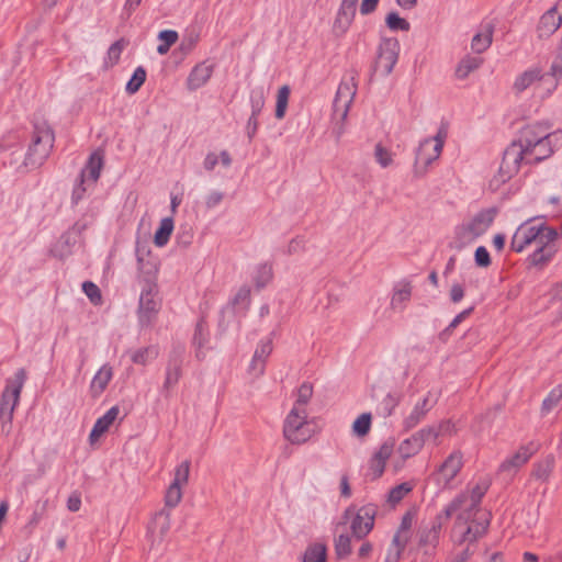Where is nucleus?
<instances>
[{
	"mask_svg": "<svg viewBox=\"0 0 562 562\" xmlns=\"http://www.w3.org/2000/svg\"><path fill=\"white\" fill-rule=\"evenodd\" d=\"M558 233L544 222L528 220L520 224L510 240V248L515 252L524 251L531 244L535 251L528 257L531 266L542 267L554 257L557 252L555 240Z\"/></svg>",
	"mask_w": 562,
	"mask_h": 562,
	"instance_id": "1",
	"label": "nucleus"
},
{
	"mask_svg": "<svg viewBox=\"0 0 562 562\" xmlns=\"http://www.w3.org/2000/svg\"><path fill=\"white\" fill-rule=\"evenodd\" d=\"M137 261L139 263L138 283L140 294L137 307L138 325L142 328L150 327L161 308V300L158 297L157 267L149 261L144 262L137 251Z\"/></svg>",
	"mask_w": 562,
	"mask_h": 562,
	"instance_id": "2",
	"label": "nucleus"
},
{
	"mask_svg": "<svg viewBox=\"0 0 562 562\" xmlns=\"http://www.w3.org/2000/svg\"><path fill=\"white\" fill-rule=\"evenodd\" d=\"M561 80L562 76L553 74L551 65L548 71L535 65L515 78L513 90L516 93H521L529 88H533L541 98H548L558 89Z\"/></svg>",
	"mask_w": 562,
	"mask_h": 562,
	"instance_id": "3",
	"label": "nucleus"
},
{
	"mask_svg": "<svg viewBox=\"0 0 562 562\" xmlns=\"http://www.w3.org/2000/svg\"><path fill=\"white\" fill-rule=\"evenodd\" d=\"M488 526L490 515L487 513H482L480 506H472L471 502L463 503L454 525V532H460L458 542H475L485 535Z\"/></svg>",
	"mask_w": 562,
	"mask_h": 562,
	"instance_id": "4",
	"label": "nucleus"
},
{
	"mask_svg": "<svg viewBox=\"0 0 562 562\" xmlns=\"http://www.w3.org/2000/svg\"><path fill=\"white\" fill-rule=\"evenodd\" d=\"M54 133L45 123L35 124L24 158L26 168L35 169L44 164L54 146Z\"/></svg>",
	"mask_w": 562,
	"mask_h": 562,
	"instance_id": "5",
	"label": "nucleus"
},
{
	"mask_svg": "<svg viewBox=\"0 0 562 562\" xmlns=\"http://www.w3.org/2000/svg\"><path fill=\"white\" fill-rule=\"evenodd\" d=\"M496 214V209H485L476 213L468 223L458 225L454 231L457 247L462 248L484 235L493 224Z\"/></svg>",
	"mask_w": 562,
	"mask_h": 562,
	"instance_id": "6",
	"label": "nucleus"
},
{
	"mask_svg": "<svg viewBox=\"0 0 562 562\" xmlns=\"http://www.w3.org/2000/svg\"><path fill=\"white\" fill-rule=\"evenodd\" d=\"M26 371L21 368L14 373V378L7 380L0 398V419L2 429L12 423L14 411L20 402L21 392L26 381Z\"/></svg>",
	"mask_w": 562,
	"mask_h": 562,
	"instance_id": "7",
	"label": "nucleus"
},
{
	"mask_svg": "<svg viewBox=\"0 0 562 562\" xmlns=\"http://www.w3.org/2000/svg\"><path fill=\"white\" fill-rule=\"evenodd\" d=\"M313 434L307 411L291 408L283 423V437L292 445H302L310 440Z\"/></svg>",
	"mask_w": 562,
	"mask_h": 562,
	"instance_id": "8",
	"label": "nucleus"
},
{
	"mask_svg": "<svg viewBox=\"0 0 562 562\" xmlns=\"http://www.w3.org/2000/svg\"><path fill=\"white\" fill-rule=\"evenodd\" d=\"M518 157L519 153L515 147H507L505 149L499 168L488 182L491 191H498L503 184L518 172L520 164L522 162Z\"/></svg>",
	"mask_w": 562,
	"mask_h": 562,
	"instance_id": "9",
	"label": "nucleus"
},
{
	"mask_svg": "<svg viewBox=\"0 0 562 562\" xmlns=\"http://www.w3.org/2000/svg\"><path fill=\"white\" fill-rule=\"evenodd\" d=\"M463 467V453L452 451L445 461L431 473L430 479L441 488H449L453 479Z\"/></svg>",
	"mask_w": 562,
	"mask_h": 562,
	"instance_id": "10",
	"label": "nucleus"
},
{
	"mask_svg": "<svg viewBox=\"0 0 562 562\" xmlns=\"http://www.w3.org/2000/svg\"><path fill=\"white\" fill-rule=\"evenodd\" d=\"M398 54V41L396 38H383L378 48L374 69L381 71L383 76H389L397 63Z\"/></svg>",
	"mask_w": 562,
	"mask_h": 562,
	"instance_id": "11",
	"label": "nucleus"
},
{
	"mask_svg": "<svg viewBox=\"0 0 562 562\" xmlns=\"http://www.w3.org/2000/svg\"><path fill=\"white\" fill-rule=\"evenodd\" d=\"M552 133L550 126L544 123H535L525 126L520 131L518 140L513 142L508 147H515L519 153V159H524V150L530 146L537 145L541 139L548 137Z\"/></svg>",
	"mask_w": 562,
	"mask_h": 562,
	"instance_id": "12",
	"label": "nucleus"
},
{
	"mask_svg": "<svg viewBox=\"0 0 562 562\" xmlns=\"http://www.w3.org/2000/svg\"><path fill=\"white\" fill-rule=\"evenodd\" d=\"M440 155L441 151L432 145L430 138L420 140L415 153L413 166L414 176L417 178L424 177L428 171V167L436 161Z\"/></svg>",
	"mask_w": 562,
	"mask_h": 562,
	"instance_id": "13",
	"label": "nucleus"
},
{
	"mask_svg": "<svg viewBox=\"0 0 562 562\" xmlns=\"http://www.w3.org/2000/svg\"><path fill=\"white\" fill-rule=\"evenodd\" d=\"M558 138L559 134L553 133L541 139V142L537 143V145L526 148L524 150L522 161L528 165H533L549 158L554 153Z\"/></svg>",
	"mask_w": 562,
	"mask_h": 562,
	"instance_id": "14",
	"label": "nucleus"
},
{
	"mask_svg": "<svg viewBox=\"0 0 562 562\" xmlns=\"http://www.w3.org/2000/svg\"><path fill=\"white\" fill-rule=\"evenodd\" d=\"M376 507L372 504L360 507L351 521L352 535L357 539L364 538L374 526Z\"/></svg>",
	"mask_w": 562,
	"mask_h": 562,
	"instance_id": "15",
	"label": "nucleus"
},
{
	"mask_svg": "<svg viewBox=\"0 0 562 562\" xmlns=\"http://www.w3.org/2000/svg\"><path fill=\"white\" fill-rule=\"evenodd\" d=\"M356 92L357 85L353 77H351L349 80L341 81V83L338 86L333 105L335 113H340L342 120L346 119L348 114Z\"/></svg>",
	"mask_w": 562,
	"mask_h": 562,
	"instance_id": "16",
	"label": "nucleus"
},
{
	"mask_svg": "<svg viewBox=\"0 0 562 562\" xmlns=\"http://www.w3.org/2000/svg\"><path fill=\"white\" fill-rule=\"evenodd\" d=\"M183 349H175L168 358L162 389L172 390L182 376Z\"/></svg>",
	"mask_w": 562,
	"mask_h": 562,
	"instance_id": "17",
	"label": "nucleus"
},
{
	"mask_svg": "<svg viewBox=\"0 0 562 562\" xmlns=\"http://www.w3.org/2000/svg\"><path fill=\"white\" fill-rule=\"evenodd\" d=\"M538 445L536 442H529L526 446L520 447L512 457L507 458L499 465V472H507L514 474L522 467L527 461L537 452Z\"/></svg>",
	"mask_w": 562,
	"mask_h": 562,
	"instance_id": "18",
	"label": "nucleus"
},
{
	"mask_svg": "<svg viewBox=\"0 0 562 562\" xmlns=\"http://www.w3.org/2000/svg\"><path fill=\"white\" fill-rule=\"evenodd\" d=\"M562 25V13L558 14V5L547 10L537 25V35L539 38H548Z\"/></svg>",
	"mask_w": 562,
	"mask_h": 562,
	"instance_id": "19",
	"label": "nucleus"
},
{
	"mask_svg": "<svg viewBox=\"0 0 562 562\" xmlns=\"http://www.w3.org/2000/svg\"><path fill=\"white\" fill-rule=\"evenodd\" d=\"M213 71H214L213 65L207 64L206 61L196 64L192 68V70L190 71V74L187 78V88L190 91H195V90L202 88L210 80Z\"/></svg>",
	"mask_w": 562,
	"mask_h": 562,
	"instance_id": "20",
	"label": "nucleus"
},
{
	"mask_svg": "<svg viewBox=\"0 0 562 562\" xmlns=\"http://www.w3.org/2000/svg\"><path fill=\"white\" fill-rule=\"evenodd\" d=\"M271 352L272 339L267 338L260 340L250 361L249 371L256 376L261 375L265 371L266 360L271 355Z\"/></svg>",
	"mask_w": 562,
	"mask_h": 562,
	"instance_id": "21",
	"label": "nucleus"
},
{
	"mask_svg": "<svg viewBox=\"0 0 562 562\" xmlns=\"http://www.w3.org/2000/svg\"><path fill=\"white\" fill-rule=\"evenodd\" d=\"M113 378V369L110 364H103L93 375L90 383V394L92 397H99L106 389Z\"/></svg>",
	"mask_w": 562,
	"mask_h": 562,
	"instance_id": "22",
	"label": "nucleus"
},
{
	"mask_svg": "<svg viewBox=\"0 0 562 562\" xmlns=\"http://www.w3.org/2000/svg\"><path fill=\"white\" fill-rule=\"evenodd\" d=\"M412 289L413 286L409 281H398L393 288L391 307L395 311H403L411 300Z\"/></svg>",
	"mask_w": 562,
	"mask_h": 562,
	"instance_id": "23",
	"label": "nucleus"
},
{
	"mask_svg": "<svg viewBox=\"0 0 562 562\" xmlns=\"http://www.w3.org/2000/svg\"><path fill=\"white\" fill-rule=\"evenodd\" d=\"M393 448V442H384L371 458L370 470L375 479L383 474L386 461L391 457Z\"/></svg>",
	"mask_w": 562,
	"mask_h": 562,
	"instance_id": "24",
	"label": "nucleus"
},
{
	"mask_svg": "<svg viewBox=\"0 0 562 562\" xmlns=\"http://www.w3.org/2000/svg\"><path fill=\"white\" fill-rule=\"evenodd\" d=\"M102 165V156L98 153H93L79 176L82 178V182L90 181L91 183H95L100 177Z\"/></svg>",
	"mask_w": 562,
	"mask_h": 562,
	"instance_id": "25",
	"label": "nucleus"
},
{
	"mask_svg": "<svg viewBox=\"0 0 562 562\" xmlns=\"http://www.w3.org/2000/svg\"><path fill=\"white\" fill-rule=\"evenodd\" d=\"M428 411V397L426 396L422 401L416 403L411 414L404 419V428L406 430H409L416 427L425 418Z\"/></svg>",
	"mask_w": 562,
	"mask_h": 562,
	"instance_id": "26",
	"label": "nucleus"
},
{
	"mask_svg": "<svg viewBox=\"0 0 562 562\" xmlns=\"http://www.w3.org/2000/svg\"><path fill=\"white\" fill-rule=\"evenodd\" d=\"M494 25L486 24L482 32L476 33L471 41L473 52L481 54L485 52L492 44Z\"/></svg>",
	"mask_w": 562,
	"mask_h": 562,
	"instance_id": "27",
	"label": "nucleus"
},
{
	"mask_svg": "<svg viewBox=\"0 0 562 562\" xmlns=\"http://www.w3.org/2000/svg\"><path fill=\"white\" fill-rule=\"evenodd\" d=\"M424 447L423 439L419 438L417 431L409 438L403 440L398 446V453L403 459L416 456Z\"/></svg>",
	"mask_w": 562,
	"mask_h": 562,
	"instance_id": "28",
	"label": "nucleus"
},
{
	"mask_svg": "<svg viewBox=\"0 0 562 562\" xmlns=\"http://www.w3.org/2000/svg\"><path fill=\"white\" fill-rule=\"evenodd\" d=\"M170 529V516L165 510L159 512L155 515L153 522L148 527V532L155 537L158 536L160 539Z\"/></svg>",
	"mask_w": 562,
	"mask_h": 562,
	"instance_id": "29",
	"label": "nucleus"
},
{
	"mask_svg": "<svg viewBox=\"0 0 562 562\" xmlns=\"http://www.w3.org/2000/svg\"><path fill=\"white\" fill-rule=\"evenodd\" d=\"M490 487L487 480H481L472 487L470 492H462L458 496H464L463 503L471 502L472 506H480L483 496L486 494Z\"/></svg>",
	"mask_w": 562,
	"mask_h": 562,
	"instance_id": "30",
	"label": "nucleus"
},
{
	"mask_svg": "<svg viewBox=\"0 0 562 562\" xmlns=\"http://www.w3.org/2000/svg\"><path fill=\"white\" fill-rule=\"evenodd\" d=\"M356 15V9H347L340 5L334 22V29L340 33H346L352 24Z\"/></svg>",
	"mask_w": 562,
	"mask_h": 562,
	"instance_id": "31",
	"label": "nucleus"
},
{
	"mask_svg": "<svg viewBox=\"0 0 562 562\" xmlns=\"http://www.w3.org/2000/svg\"><path fill=\"white\" fill-rule=\"evenodd\" d=\"M483 63V59L475 56H465L460 60L456 69V76L459 79H465L472 71L477 69Z\"/></svg>",
	"mask_w": 562,
	"mask_h": 562,
	"instance_id": "32",
	"label": "nucleus"
},
{
	"mask_svg": "<svg viewBox=\"0 0 562 562\" xmlns=\"http://www.w3.org/2000/svg\"><path fill=\"white\" fill-rule=\"evenodd\" d=\"M172 231L173 220L171 217L162 218L154 236L155 245L157 247H164L168 243Z\"/></svg>",
	"mask_w": 562,
	"mask_h": 562,
	"instance_id": "33",
	"label": "nucleus"
},
{
	"mask_svg": "<svg viewBox=\"0 0 562 562\" xmlns=\"http://www.w3.org/2000/svg\"><path fill=\"white\" fill-rule=\"evenodd\" d=\"M272 266L265 262L256 267L252 274V280L255 282L256 288L260 290L263 289L272 280Z\"/></svg>",
	"mask_w": 562,
	"mask_h": 562,
	"instance_id": "34",
	"label": "nucleus"
},
{
	"mask_svg": "<svg viewBox=\"0 0 562 562\" xmlns=\"http://www.w3.org/2000/svg\"><path fill=\"white\" fill-rule=\"evenodd\" d=\"M158 348L155 346H148L134 350L131 353V360L135 364L146 366L158 357Z\"/></svg>",
	"mask_w": 562,
	"mask_h": 562,
	"instance_id": "35",
	"label": "nucleus"
},
{
	"mask_svg": "<svg viewBox=\"0 0 562 562\" xmlns=\"http://www.w3.org/2000/svg\"><path fill=\"white\" fill-rule=\"evenodd\" d=\"M209 340V331L204 321L198 322L193 335V345L196 348V357L199 359L204 357L202 349L205 347Z\"/></svg>",
	"mask_w": 562,
	"mask_h": 562,
	"instance_id": "36",
	"label": "nucleus"
},
{
	"mask_svg": "<svg viewBox=\"0 0 562 562\" xmlns=\"http://www.w3.org/2000/svg\"><path fill=\"white\" fill-rule=\"evenodd\" d=\"M449 423L448 422H441L437 425H430L427 427H424L417 431L420 439H423V443L425 445L428 441L436 442L438 437L442 434L445 429H448Z\"/></svg>",
	"mask_w": 562,
	"mask_h": 562,
	"instance_id": "37",
	"label": "nucleus"
},
{
	"mask_svg": "<svg viewBox=\"0 0 562 562\" xmlns=\"http://www.w3.org/2000/svg\"><path fill=\"white\" fill-rule=\"evenodd\" d=\"M406 544L405 540L400 539L398 536H393L386 550L384 562H398Z\"/></svg>",
	"mask_w": 562,
	"mask_h": 562,
	"instance_id": "38",
	"label": "nucleus"
},
{
	"mask_svg": "<svg viewBox=\"0 0 562 562\" xmlns=\"http://www.w3.org/2000/svg\"><path fill=\"white\" fill-rule=\"evenodd\" d=\"M291 89L288 85L282 86L278 90L276 102V117L282 120L285 116Z\"/></svg>",
	"mask_w": 562,
	"mask_h": 562,
	"instance_id": "39",
	"label": "nucleus"
},
{
	"mask_svg": "<svg viewBox=\"0 0 562 562\" xmlns=\"http://www.w3.org/2000/svg\"><path fill=\"white\" fill-rule=\"evenodd\" d=\"M562 398V384H558L554 386L547 397L543 400L541 405V414L547 415L549 414L561 401Z\"/></svg>",
	"mask_w": 562,
	"mask_h": 562,
	"instance_id": "40",
	"label": "nucleus"
},
{
	"mask_svg": "<svg viewBox=\"0 0 562 562\" xmlns=\"http://www.w3.org/2000/svg\"><path fill=\"white\" fill-rule=\"evenodd\" d=\"M251 114L260 115L266 103V93L263 87H256L249 95Z\"/></svg>",
	"mask_w": 562,
	"mask_h": 562,
	"instance_id": "41",
	"label": "nucleus"
},
{
	"mask_svg": "<svg viewBox=\"0 0 562 562\" xmlns=\"http://www.w3.org/2000/svg\"><path fill=\"white\" fill-rule=\"evenodd\" d=\"M464 496H456L445 508L443 510L437 515L436 522H441L442 520H448L452 517L453 514L459 513V509L463 507Z\"/></svg>",
	"mask_w": 562,
	"mask_h": 562,
	"instance_id": "42",
	"label": "nucleus"
},
{
	"mask_svg": "<svg viewBox=\"0 0 562 562\" xmlns=\"http://www.w3.org/2000/svg\"><path fill=\"white\" fill-rule=\"evenodd\" d=\"M146 80V70L144 67H137L131 79L127 81L125 90L128 94L136 93Z\"/></svg>",
	"mask_w": 562,
	"mask_h": 562,
	"instance_id": "43",
	"label": "nucleus"
},
{
	"mask_svg": "<svg viewBox=\"0 0 562 562\" xmlns=\"http://www.w3.org/2000/svg\"><path fill=\"white\" fill-rule=\"evenodd\" d=\"M313 395V386L310 383H303L297 389V397L292 408H297L299 411H306V405Z\"/></svg>",
	"mask_w": 562,
	"mask_h": 562,
	"instance_id": "44",
	"label": "nucleus"
},
{
	"mask_svg": "<svg viewBox=\"0 0 562 562\" xmlns=\"http://www.w3.org/2000/svg\"><path fill=\"white\" fill-rule=\"evenodd\" d=\"M303 562H326V548L321 543L310 546L304 555Z\"/></svg>",
	"mask_w": 562,
	"mask_h": 562,
	"instance_id": "45",
	"label": "nucleus"
},
{
	"mask_svg": "<svg viewBox=\"0 0 562 562\" xmlns=\"http://www.w3.org/2000/svg\"><path fill=\"white\" fill-rule=\"evenodd\" d=\"M385 24L391 31L408 32L411 30L409 22L401 18L396 12H390L386 15Z\"/></svg>",
	"mask_w": 562,
	"mask_h": 562,
	"instance_id": "46",
	"label": "nucleus"
},
{
	"mask_svg": "<svg viewBox=\"0 0 562 562\" xmlns=\"http://www.w3.org/2000/svg\"><path fill=\"white\" fill-rule=\"evenodd\" d=\"M190 465H191V462L189 460L182 461L175 469V476H173L171 484H176L177 486H180V487H183L184 485H187V483L189 481Z\"/></svg>",
	"mask_w": 562,
	"mask_h": 562,
	"instance_id": "47",
	"label": "nucleus"
},
{
	"mask_svg": "<svg viewBox=\"0 0 562 562\" xmlns=\"http://www.w3.org/2000/svg\"><path fill=\"white\" fill-rule=\"evenodd\" d=\"M371 414L363 413L361 414L352 424V431L358 437L366 436L371 428Z\"/></svg>",
	"mask_w": 562,
	"mask_h": 562,
	"instance_id": "48",
	"label": "nucleus"
},
{
	"mask_svg": "<svg viewBox=\"0 0 562 562\" xmlns=\"http://www.w3.org/2000/svg\"><path fill=\"white\" fill-rule=\"evenodd\" d=\"M351 551V538L349 535H340L335 539V552L339 559L349 557Z\"/></svg>",
	"mask_w": 562,
	"mask_h": 562,
	"instance_id": "49",
	"label": "nucleus"
},
{
	"mask_svg": "<svg viewBox=\"0 0 562 562\" xmlns=\"http://www.w3.org/2000/svg\"><path fill=\"white\" fill-rule=\"evenodd\" d=\"M200 40V34L195 31L187 32L180 42L179 49L184 54H190L196 46Z\"/></svg>",
	"mask_w": 562,
	"mask_h": 562,
	"instance_id": "50",
	"label": "nucleus"
},
{
	"mask_svg": "<svg viewBox=\"0 0 562 562\" xmlns=\"http://www.w3.org/2000/svg\"><path fill=\"white\" fill-rule=\"evenodd\" d=\"M411 491L412 486L409 483L398 484L389 492L387 502L394 506L400 503Z\"/></svg>",
	"mask_w": 562,
	"mask_h": 562,
	"instance_id": "51",
	"label": "nucleus"
},
{
	"mask_svg": "<svg viewBox=\"0 0 562 562\" xmlns=\"http://www.w3.org/2000/svg\"><path fill=\"white\" fill-rule=\"evenodd\" d=\"M120 413V409L117 406H112L110 409H108L105 412L104 415H102L101 417H99L97 419V422L94 423V425H97V427H99L100 429H102L104 432H106L110 428V426L114 423V420L116 419L117 415Z\"/></svg>",
	"mask_w": 562,
	"mask_h": 562,
	"instance_id": "52",
	"label": "nucleus"
},
{
	"mask_svg": "<svg viewBox=\"0 0 562 562\" xmlns=\"http://www.w3.org/2000/svg\"><path fill=\"white\" fill-rule=\"evenodd\" d=\"M82 291L88 296L90 302L94 305L101 304L102 295L99 286L92 281H85L82 283Z\"/></svg>",
	"mask_w": 562,
	"mask_h": 562,
	"instance_id": "53",
	"label": "nucleus"
},
{
	"mask_svg": "<svg viewBox=\"0 0 562 562\" xmlns=\"http://www.w3.org/2000/svg\"><path fill=\"white\" fill-rule=\"evenodd\" d=\"M123 42L116 41L114 42L106 52V57L104 59V64L106 66H114L120 60L121 54L123 52Z\"/></svg>",
	"mask_w": 562,
	"mask_h": 562,
	"instance_id": "54",
	"label": "nucleus"
},
{
	"mask_svg": "<svg viewBox=\"0 0 562 562\" xmlns=\"http://www.w3.org/2000/svg\"><path fill=\"white\" fill-rule=\"evenodd\" d=\"M413 525V516L411 513H406L401 520L400 527L394 536H398L400 539L405 540L408 542L409 540V532Z\"/></svg>",
	"mask_w": 562,
	"mask_h": 562,
	"instance_id": "55",
	"label": "nucleus"
},
{
	"mask_svg": "<svg viewBox=\"0 0 562 562\" xmlns=\"http://www.w3.org/2000/svg\"><path fill=\"white\" fill-rule=\"evenodd\" d=\"M182 498V487L176 484H170L165 496L166 505L169 507H176Z\"/></svg>",
	"mask_w": 562,
	"mask_h": 562,
	"instance_id": "56",
	"label": "nucleus"
},
{
	"mask_svg": "<svg viewBox=\"0 0 562 562\" xmlns=\"http://www.w3.org/2000/svg\"><path fill=\"white\" fill-rule=\"evenodd\" d=\"M232 303L247 308L250 304V288L248 285L240 286L234 295Z\"/></svg>",
	"mask_w": 562,
	"mask_h": 562,
	"instance_id": "57",
	"label": "nucleus"
},
{
	"mask_svg": "<svg viewBox=\"0 0 562 562\" xmlns=\"http://www.w3.org/2000/svg\"><path fill=\"white\" fill-rule=\"evenodd\" d=\"M374 157L382 168H386L393 162L392 154L381 144L375 145Z\"/></svg>",
	"mask_w": 562,
	"mask_h": 562,
	"instance_id": "58",
	"label": "nucleus"
},
{
	"mask_svg": "<svg viewBox=\"0 0 562 562\" xmlns=\"http://www.w3.org/2000/svg\"><path fill=\"white\" fill-rule=\"evenodd\" d=\"M441 530V522L434 524V526L420 536V544H435L439 539Z\"/></svg>",
	"mask_w": 562,
	"mask_h": 562,
	"instance_id": "59",
	"label": "nucleus"
},
{
	"mask_svg": "<svg viewBox=\"0 0 562 562\" xmlns=\"http://www.w3.org/2000/svg\"><path fill=\"white\" fill-rule=\"evenodd\" d=\"M474 261L477 267L487 268L491 266V257L487 249L484 246L476 248L474 254Z\"/></svg>",
	"mask_w": 562,
	"mask_h": 562,
	"instance_id": "60",
	"label": "nucleus"
},
{
	"mask_svg": "<svg viewBox=\"0 0 562 562\" xmlns=\"http://www.w3.org/2000/svg\"><path fill=\"white\" fill-rule=\"evenodd\" d=\"M398 404V401L397 398L389 393L383 400H382V408H383V412H384V415L385 416H390L392 415L394 408L397 406Z\"/></svg>",
	"mask_w": 562,
	"mask_h": 562,
	"instance_id": "61",
	"label": "nucleus"
},
{
	"mask_svg": "<svg viewBox=\"0 0 562 562\" xmlns=\"http://www.w3.org/2000/svg\"><path fill=\"white\" fill-rule=\"evenodd\" d=\"M158 38L166 45L172 46L179 38V35L173 30H164L159 32Z\"/></svg>",
	"mask_w": 562,
	"mask_h": 562,
	"instance_id": "62",
	"label": "nucleus"
},
{
	"mask_svg": "<svg viewBox=\"0 0 562 562\" xmlns=\"http://www.w3.org/2000/svg\"><path fill=\"white\" fill-rule=\"evenodd\" d=\"M259 115L250 114L247 124H246V133L248 138L251 140L254 136L256 135L259 126L258 121Z\"/></svg>",
	"mask_w": 562,
	"mask_h": 562,
	"instance_id": "63",
	"label": "nucleus"
},
{
	"mask_svg": "<svg viewBox=\"0 0 562 562\" xmlns=\"http://www.w3.org/2000/svg\"><path fill=\"white\" fill-rule=\"evenodd\" d=\"M224 194L220 191H212L205 199L207 209H214L223 201Z\"/></svg>",
	"mask_w": 562,
	"mask_h": 562,
	"instance_id": "64",
	"label": "nucleus"
}]
</instances>
